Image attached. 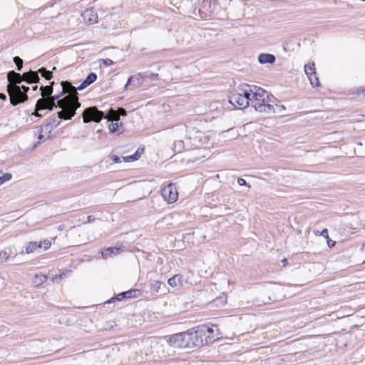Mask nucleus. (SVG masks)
Returning a JSON list of instances; mask_svg holds the SVG:
<instances>
[{"mask_svg":"<svg viewBox=\"0 0 365 365\" xmlns=\"http://www.w3.org/2000/svg\"><path fill=\"white\" fill-rule=\"evenodd\" d=\"M97 78L95 73H91L84 81L78 86L75 87L68 81L61 83L62 87V94L68 95L58 101V106L63 110L58 113L61 118L71 119L76 114V110L81 106L78 102L77 91H82L93 83Z\"/></svg>","mask_w":365,"mask_h":365,"instance_id":"f257e3e1","label":"nucleus"},{"mask_svg":"<svg viewBox=\"0 0 365 365\" xmlns=\"http://www.w3.org/2000/svg\"><path fill=\"white\" fill-rule=\"evenodd\" d=\"M82 116L84 123L94 121L98 123L102 118L107 119L111 123L108 125L110 133L119 135L123 131V125L122 123H119V115L115 110L110 109L106 114L97 109L96 107H89L86 108Z\"/></svg>","mask_w":365,"mask_h":365,"instance_id":"f03ea898","label":"nucleus"},{"mask_svg":"<svg viewBox=\"0 0 365 365\" xmlns=\"http://www.w3.org/2000/svg\"><path fill=\"white\" fill-rule=\"evenodd\" d=\"M53 84L54 82H52L49 86H41L40 90L41 91L42 98L37 101L35 112L32 113L35 117L41 118L42 116L41 114L38 113L41 110L46 109L52 110L53 107L56 106V101L58 102L60 100L59 98L61 95L51 96ZM57 106L59 108L58 105Z\"/></svg>","mask_w":365,"mask_h":365,"instance_id":"7ed1b4c3","label":"nucleus"},{"mask_svg":"<svg viewBox=\"0 0 365 365\" xmlns=\"http://www.w3.org/2000/svg\"><path fill=\"white\" fill-rule=\"evenodd\" d=\"M213 331L212 328L205 324L197 327L195 330H188L187 331V333H189L188 348L200 347L205 344L214 342L217 336H207V334Z\"/></svg>","mask_w":365,"mask_h":365,"instance_id":"20e7f679","label":"nucleus"},{"mask_svg":"<svg viewBox=\"0 0 365 365\" xmlns=\"http://www.w3.org/2000/svg\"><path fill=\"white\" fill-rule=\"evenodd\" d=\"M252 106L255 109L260 113H274V107L269 104L270 102L268 93L264 89H258L255 91L250 100Z\"/></svg>","mask_w":365,"mask_h":365,"instance_id":"39448f33","label":"nucleus"},{"mask_svg":"<svg viewBox=\"0 0 365 365\" xmlns=\"http://www.w3.org/2000/svg\"><path fill=\"white\" fill-rule=\"evenodd\" d=\"M7 91L11 104L14 106L24 103L28 99L27 94L21 90L20 86L19 85L8 84Z\"/></svg>","mask_w":365,"mask_h":365,"instance_id":"423d86ee","label":"nucleus"},{"mask_svg":"<svg viewBox=\"0 0 365 365\" xmlns=\"http://www.w3.org/2000/svg\"><path fill=\"white\" fill-rule=\"evenodd\" d=\"M250 93L244 91L243 94L233 93L230 96L229 102L235 107L247 108L250 105Z\"/></svg>","mask_w":365,"mask_h":365,"instance_id":"0eeeda50","label":"nucleus"},{"mask_svg":"<svg viewBox=\"0 0 365 365\" xmlns=\"http://www.w3.org/2000/svg\"><path fill=\"white\" fill-rule=\"evenodd\" d=\"M148 77V73H139L137 75L132 76L128 79L125 88L130 90L138 88L143 84L144 80Z\"/></svg>","mask_w":365,"mask_h":365,"instance_id":"6e6552de","label":"nucleus"},{"mask_svg":"<svg viewBox=\"0 0 365 365\" xmlns=\"http://www.w3.org/2000/svg\"><path fill=\"white\" fill-rule=\"evenodd\" d=\"M163 197L169 203H173L177 200L178 192L172 184L165 186L161 192Z\"/></svg>","mask_w":365,"mask_h":365,"instance_id":"1a4fd4ad","label":"nucleus"},{"mask_svg":"<svg viewBox=\"0 0 365 365\" xmlns=\"http://www.w3.org/2000/svg\"><path fill=\"white\" fill-rule=\"evenodd\" d=\"M304 71L306 75L307 76L310 83L312 86H318L319 85V81L318 78L316 76L315 67L314 64H307L304 66Z\"/></svg>","mask_w":365,"mask_h":365,"instance_id":"9d476101","label":"nucleus"},{"mask_svg":"<svg viewBox=\"0 0 365 365\" xmlns=\"http://www.w3.org/2000/svg\"><path fill=\"white\" fill-rule=\"evenodd\" d=\"M51 130L52 125L51 123H47L40 126L39 133L38 135V140L41 142L48 139L50 138Z\"/></svg>","mask_w":365,"mask_h":365,"instance_id":"9b49d317","label":"nucleus"},{"mask_svg":"<svg viewBox=\"0 0 365 365\" xmlns=\"http://www.w3.org/2000/svg\"><path fill=\"white\" fill-rule=\"evenodd\" d=\"M82 17L85 22L93 24L98 21V15L93 9H86L82 14Z\"/></svg>","mask_w":365,"mask_h":365,"instance_id":"f8f14e48","label":"nucleus"},{"mask_svg":"<svg viewBox=\"0 0 365 365\" xmlns=\"http://www.w3.org/2000/svg\"><path fill=\"white\" fill-rule=\"evenodd\" d=\"M181 336V333H178L171 336H166L165 339L170 346L180 348Z\"/></svg>","mask_w":365,"mask_h":365,"instance_id":"ddd939ff","label":"nucleus"},{"mask_svg":"<svg viewBox=\"0 0 365 365\" xmlns=\"http://www.w3.org/2000/svg\"><path fill=\"white\" fill-rule=\"evenodd\" d=\"M7 79L9 82V84L18 85L24 81L23 75L15 72L14 71H9L7 75Z\"/></svg>","mask_w":365,"mask_h":365,"instance_id":"4468645a","label":"nucleus"},{"mask_svg":"<svg viewBox=\"0 0 365 365\" xmlns=\"http://www.w3.org/2000/svg\"><path fill=\"white\" fill-rule=\"evenodd\" d=\"M23 78L24 81L29 83H37L40 79L38 76V72L33 71L24 73Z\"/></svg>","mask_w":365,"mask_h":365,"instance_id":"2eb2a0df","label":"nucleus"},{"mask_svg":"<svg viewBox=\"0 0 365 365\" xmlns=\"http://www.w3.org/2000/svg\"><path fill=\"white\" fill-rule=\"evenodd\" d=\"M275 59V56L269 53H261L258 56V61L261 64L273 63Z\"/></svg>","mask_w":365,"mask_h":365,"instance_id":"dca6fc26","label":"nucleus"},{"mask_svg":"<svg viewBox=\"0 0 365 365\" xmlns=\"http://www.w3.org/2000/svg\"><path fill=\"white\" fill-rule=\"evenodd\" d=\"M120 252V249L116 247H110L102 250L101 254L102 257L105 259L112 257L113 255L115 256L118 255Z\"/></svg>","mask_w":365,"mask_h":365,"instance_id":"f3484780","label":"nucleus"},{"mask_svg":"<svg viewBox=\"0 0 365 365\" xmlns=\"http://www.w3.org/2000/svg\"><path fill=\"white\" fill-rule=\"evenodd\" d=\"M42 247L41 242H30L28 245L26 247L25 252L26 254H30L34 252L37 249H41Z\"/></svg>","mask_w":365,"mask_h":365,"instance_id":"a211bd4d","label":"nucleus"},{"mask_svg":"<svg viewBox=\"0 0 365 365\" xmlns=\"http://www.w3.org/2000/svg\"><path fill=\"white\" fill-rule=\"evenodd\" d=\"M47 280V277L44 274H36L34 279H33V283L36 285V286H40L42 284H43L44 282H46Z\"/></svg>","mask_w":365,"mask_h":365,"instance_id":"6ab92c4d","label":"nucleus"},{"mask_svg":"<svg viewBox=\"0 0 365 365\" xmlns=\"http://www.w3.org/2000/svg\"><path fill=\"white\" fill-rule=\"evenodd\" d=\"M182 276L180 274H175L173 277L170 278L168 283L171 287H176L178 284L181 283Z\"/></svg>","mask_w":365,"mask_h":365,"instance_id":"aec40b11","label":"nucleus"},{"mask_svg":"<svg viewBox=\"0 0 365 365\" xmlns=\"http://www.w3.org/2000/svg\"><path fill=\"white\" fill-rule=\"evenodd\" d=\"M182 336H181V343H180V348H188L189 345V333L185 332H181Z\"/></svg>","mask_w":365,"mask_h":365,"instance_id":"412c9836","label":"nucleus"},{"mask_svg":"<svg viewBox=\"0 0 365 365\" xmlns=\"http://www.w3.org/2000/svg\"><path fill=\"white\" fill-rule=\"evenodd\" d=\"M62 110L63 109L61 108V110L57 113L58 115L53 116V118L51 119L52 121L49 123L52 125V129L53 128H56L60 124L59 119L68 120L67 118H63L60 117V115L58 113H60Z\"/></svg>","mask_w":365,"mask_h":365,"instance_id":"4be33fe9","label":"nucleus"},{"mask_svg":"<svg viewBox=\"0 0 365 365\" xmlns=\"http://www.w3.org/2000/svg\"><path fill=\"white\" fill-rule=\"evenodd\" d=\"M38 73H41L42 77L46 80H49L52 78V72L46 70L45 68H41L38 71Z\"/></svg>","mask_w":365,"mask_h":365,"instance_id":"5701e85b","label":"nucleus"},{"mask_svg":"<svg viewBox=\"0 0 365 365\" xmlns=\"http://www.w3.org/2000/svg\"><path fill=\"white\" fill-rule=\"evenodd\" d=\"M14 62L16 65L17 70L21 71L23 66V60L20 57L16 56L14 58Z\"/></svg>","mask_w":365,"mask_h":365,"instance_id":"b1692460","label":"nucleus"},{"mask_svg":"<svg viewBox=\"0 0 365 365\" xmlns=\"http://www.w3.org/2000/svg\"><path fill=\"white\" fill-rule=\"evenodd\" d=\"M12 178L11 174L6 173L0 177V186L3 185L4 182L10 180Z\"/></svg>","mask_w":365,"mask_h":365,"instance_id":"393cba45","label":"nucleus"},{"mask_svg":"<svg viewBox=\"0 0 365 365\" xmlns=\"http://www.w3.org/2000/svg\"><path fill=\"white\" fill-rule=\"evenodd\" d=\"M161 282L159 281H153L150 284V289L156 292H158L160 288Z\"/></svg>","mask_w":365,"mask_h":365,"instance_id":"a878e982","label":"nucleus"},{"mask_svg":"<svg viewBox=\"0 0 365 365\" xmlns=\"http://www.w3.org/2000/svg\"><path fill=\"white\" fill-rule=\"evenodd\" d=\"M211 328H212L214 329V331L212 332V333H208L207 334V336H217V338L216 339H218L220 338V333H219V329H218V327L217 325H212V327H210Z\"/></svg>","mask_w":365,"mask_h":365,"instance_id":"bb28decb","label":"nucleus"},{"mask_svg":"<svg viewBox=\"0 0 365 365\" xmlns=\"http://www.w3.org/2000/svg\"><path fill=\"white\" fill-rule=\"evenodd\" d=\"M9 257L6 255V252H0V264L7 262Z\"/></svg>","mask_w":365,"mask_h":365,"instance_id":"cd10ccee","label":"nucleus"},{"mask_svg":"<svg viewBox=\"0 0 365 365\" xmlns=\"http://www.w3.org/2000/svg\"><path fill=\"white\" fill-rule=\"evenodd\" d=\"M138 292L137 289H130L126 292H124L123 295H126V298H132L135 297L134 294Z\"/></svg>","mask_w":365,"mask_h":365,"instance_id":"c85d7f7f","label":"nucleus"},{"mask_svg":"<svg viewBox=\"0 0 365 365\" xmlns=\"http://www.w3.org/2000/svg\"><path fill=\"white\" fill-rule=\"evenodd\" d=\"M248 87L250 88V90L247 91L250 93V98L253 96V93H255V91L258 92V89H262V88L256 86H248Z\"/></svg>","mask_w":365,"mask_h":365,"instance_id":"c756f323","label":"nucleus"},{"mask_svg":"<svg viewBox=\"0 0 365 365\" xmlns=\"http://www.w3.org/2000/svg\"><path fill=\"white\" fill-rule=\"evenodd\" d=\"M101 61L106 66H110L113 63V61L110 58L101 59Z\"/></svg>","mask_w":365,"mask_h":365,"instance_id":"7c9ffc66","label":"nucleus"},{"mask_svg":"<svg viewBox=\"0 0 365 365\" xmlns=\"http://www.w3.org/2000/svg\"><path fill=\"white\" fill-rule=\"evenodd\" d=\"M41 245L44 250H46L51 247V242L49 240H44L41 242Z\"/></svg>","mask_w":365,"mask_h":365,"instance_id":"2f4dec72","label":"nucleus"},{"mask_svg":"<svg viewBox=\"0 0 365 365\" xmlns=\"http://www.w3.org/2000/svg\"><path fill=\"white\" fill-rule=\"evenodd\" d=\"M123 159L125 162H133V161L135 160V158L133 157L132 155H129V156H126V157H123Z\"/></svg>","mask_w":365,"mask_h":365,"instance_id":"473e14b6","label":"nucleus"},{"mask_svg":"<svg viewBox=\"0 0 365 365\" xmlns=\"http://www.w3.org/2000/svg\"><path fill=\"white\" fill-rule=\"evenodd\" d=\"M320 235L324 237V238L326 239H329V232H328V230L327 229H324L321 232H320Z\"/></svg>","mask_w":365,"mask_h":365,"instance_id":"72a5a7b5","label":"nucleus"},{"mask_svg":"<svg viewBox=\"0 0 365 365\" xmlns=\"http://www.w3.org/2000/svg\"><path fill=\"white\" fill-rule=\"evenodd\" d=\"M110 158H111L112 161H113L115 163H118L120 162V158L115 155H111Z\"/></svg>","mask_w":365,"mask_h":365,"instance_id":"f704fd0d","label":"nucleus"},{"mask_svg":"<svg viewBox=\"0 0 365 365\" xmlns=\"http://www.w3.org/2000/svg\"><path fill=\"white\" fill-rule=\"evenodd\" d=\"M116 113L119 115V116H125L127 114L126 110L124 108H119L118 112L116 111Z\"/></svg>","mask_w":365,"mask_h":365,"instance_id":"c9c22d12","label":"nucleus"},{"mask_svg":"<svg viewBox=\"0 0 365 365\" xmlns=\"http://www.w3.org/2000/svg\"><path fill=\"white\" fill-rule=\"evenodd\" d=\"M149 75V77L148 78H150L151 80H156L158 78V74H155L153 73L147 72Z\"/></svg>","mask_w":365,"mask_h":365,"instance_id":"e433bc0d","label":"nucleus"},{"mask_svg":"<svg viewBox=\"0 0 365 365\" xmlns=\"http://www.w3.org/2000/svg\"><path fill=\"white\" fill-rule=\"evenodd\" d=\"M237 182H238V184H239L240 185H241V186H242V185H246V184H247V183H246L245 180V179H243V178H239L237 179Z\"/></svg>","mask_w":365,"mask_h":365,"instance_id":"4c0bfd02","label":"nucleus"},{"mask_svg":"<svg viewBox=\"0 0 365 365\" xmlns=\"http://www.w3.org/2000/svg\"><path fill=\"white\" fill-rule=\"evenodd\" d=\"M123 294H124V292H121V293H120V294H118L117 295V297H116V299H117L118 300H121V299H123V298H126V295H123Z\"/></svg>","mask_w":365,"mask_h":365,"instance_id":"58836bf2","label":"nucleus"},{"mask_svg":"<svg viewBox=\"0 0 365 365\" xmlns=\"http://www.w3.org/2000/svg\"><path fill=\"white\" fill-rule=\"evenodd\" d=\"M21 88V90H22V91L25 92L26 94H27V92L29 91V87L28 86H20Z\"/></svg>","mask_w":365,"mask_h":365,"instance_id":"ea45409f","label":"nucleus"},{"mask_svg":"<svg viewBox=\"0 0 365 365\" xmlns=\"http://www.w3.org/2000/svg\"><path fill=\"white\" fill-rule=\"evenodd\" d=\"M327 245L329 247H332L334 246L335 245V242L334 241H332L329 239H327Z\"/></svg>","mask_w":365,"mask_h":365,"instance_id":"a19ab883","label":"nucleus"},{"mask_svg":"<svg viewBox=\"0 0 365 365\" xmlns=\"http://www.w3.org/2000/svg\"><path fill=\"white\" fill-rule=\"evenodd\" d=\"M95 218L93 216L89 215L87 217V222H93Z\"/></svg>","mask_w":365,"mask_h":365,"instance_id":"79ce46f5","label":"nucleus"},{"mask_svg":"<svg viewBox=\"0 0 365 365\" xmlns=\"http://www.w3.org/2000/svg\"><path fill=\"white\" fill-rule=\"evenodd\" d=\"M133 157H135V160H138L140 156V154L139 153V150H138L137 152L133 154V155H131Z\"/></svg>","mask_w":365,"mask_h":365,"instance_id":"37998d69","label":"nucleus"},{"mask_svg":"<svg viewBox=\"0 0 365 365\" xmlns=\"http://www.w3.org/2000/svg\"><path fill=\"white\" fill-rule=\"evenodd\" d=\"M133 157H135V160H138L140 156V154L139 153V150H138L137 152L133 154V155H131Z\"/></svg>","mask_w":365,"mask_h":365,"instance_id":"c03bdc74","label":"nucleus"},{"mask_svg":"<svg viewBox=\"0 0 365 365\" xmlns=\"http://www.w3.org/2000/svg\"><path fill=\"white\" fill-rule=\"evenodd\" d=\"M0 99L5 101L6 99V95L0 93Z\"/></svg>","mask_w":365,"mask_h":365,"instance_id":"a18cd8bd","label":"nucleus"},{"mask_svg":"<svg viewBox=\"0 0 365 365\" xmlns=\"http://www.w3.org/2000/svg\"><path fill=\"white\" fill-rule=\"evenodd\" d=\"M320 231L319 230H314V233L316 236L320 235Z\"/></svg>","mask_w":365,"mask_h":365,"instance_id":"49530a36","label":"nucleus"},{"mask_svg":"<svg viewBox=\"0 0 365 365\" xmlns=\"http://www.w3.org/2000/svg\"><path fill=\"white\" fill-rule=\"evenodd\" d=\"M37 88H38V86H34V87H33V90H34V91H36V90H37Z\"/></svg>","mask_w":365,"mask_h":365,"instance_id":"de8ad7c7","label":"nucleus"},{"mask_svg":"<svg viewBox=\"0 0 365 365\" xmlns=\"http://www.w3.org/2000/svg\"><path fill=\"white\" fill-rule=\"evenodd\" d=\"M178 143V145H180V144H181V143H183V142H182V141H181V140H179V141H178V143Z\"/></svg>","mask_w":365,"mask_h":365,"instance_id":"09e8293b","label":"nucleus"},{"mask_svg":"<svg viewBox=\"0 0 365 365\" xmlns=\"http://www.w3.org/2000/svg\"><path fill=\"white\" fill-rule=\"evenodd\" d=\"M286 262H287V259H284L282 260V262H283V263H285Z\"/></svg>","mask_w":365,"mask_h":365,"instance_id":"8fccbe9b","label":"nucleus"},{"mask_svg":"<svg viewBox=\"0 0 365 365\" xmlns=\"http://www.w3.org/2000/svg\"><path fill=\"white\" fill-rule=\"evenodd\" d=\"M57 278H59V279H60V278H61V276H58V277L56 276L55 279H57Z\"/></svg>","mask_w":365,"mask_h":365,"instance_id":"3c124183","label":"nucleus"},{"mask_svg":"<svg viewBox=\"0 0 365 365\" xmlns=\"http://www.w3.org/2000/svg\"><path fill=\"white\" fill-rule=\"evenodd\" d=\"M358 145H361L362 144H361V143H358Z\"/></svg>","mask_w":365,"mask_h":365,"instance_id":"603ef678","label":"nucleus"},{"mask_svg":"<svg viewBox=\"0 0 365 365\" xmlns=\"http://www.w3.org/2000/svg\"><path fill=\"white\" fill-rule=\"evenodd\" d=\"M362 1H365V0H361Z\"/></svg>","mask_w":365,"mask_h":365,"instance_id":"864d4df0","label":"nucleus"}]
</instances>
